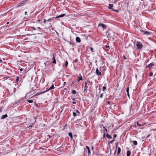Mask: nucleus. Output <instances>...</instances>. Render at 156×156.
I'll list each match as a JSON object with an SVG mask.
<instances>
[{"instance_id":"obj_11","label":"nucleus","mask_w":156,"mask_h":156,"mask_svg":"<svg viewBox=\"0 0 156 156\" xmlns=\"http://www.w3.org/2000/svg\"><path fill=\"white\" fill-rule=\"evenodd\" d=\"M101 69V72L102 73H103L106 70V67L105 66H103Z\"/></svg>"},{"instance_id":"obj_37","label":"nucleus","mask_w":156,"mask_h":156,"mask_svg":"<svg viewBox=\"0 0 156 156\" xmlns=\"http://www.w3.org/2000/svg\"><path fill=\"white\" fill-rule=\"evenodd\" d=\"M126 91L127 92V93L129 92V87H128L126 89Z\"/></svg>"},{"instance_id":"obj_23","label":"nucleus","mask_w":156,"mask_h":156,"mask_svg":"<svg viewBox=\"0 0 156 156\" xmlns=\"http://www.w3.org/2000/svg\"><path fill=\"white\" fill-rule=\"evenodd\" d=\"M106 136L109 139H111L112 138L111 136L108 135V134H106Z\"/></svg>"},{"instance_id":"obj_31","label":"nucleus","mask_w":156,"mask_h":156,"mask_svg":"<svg viewBox=\"0 0 156 156\" xmlns=\"http://www.w3.org/2000/svg\"><path fill=\"white\" fill-rule=\"evenodd\" d=\"M73 114L74 116H77V114L76 113V112H73Z\"/></svg>"},{"instance_id":"obj_63","label":"nucleus","mask_w":156,"mask_h":156,"mask_svg":"<svg viewBox=\"0 0 156 156\" xmlns=\"http://www.w3.org/2000/svg\"><path fill=\"white\" fill-rule=\"evenodd\" d=\"M38 28L39 29H41V28H40L39 27H38Z\"/></svg>"},{"instance_id":"obj_35","label":"nucleus","mask_w":156,"mask_h":156,"mask_svg":"<svg viewBox=\"0 0 156 156\" xmlns=\"http://www.w3.org/2000/svg\"><path fill=\"white\" fill-rule=\"evenodd\" d=\"M9 78V77H3V79L4 80L7 79Z\"/></svg>"},{"instance_id":"obj_58","label":"nucleus","mask_w":156,"mask_h":156,"mask_svg":"<svg viewBox=\"0 0 156 156\" xmlns=\"http://www.w3.org/2000/svg\"><path fill=\"white\" fill-rule=\"evenodd\" d=\"M27 11H26L25 12V15H27Z\"/></svg>"},{"instance_id":"obj_2","label":"nucleus","mask_w":156,"mask_h":156,"mask_svg":"<svg viewBox=\"0 0 156 156\" xmlns=\"http://www.w3.org/2000/svg\"><path fill=\"white\" fill-rule=\"evenodd\" d=\"M136 45L137 49L138 50L140 49L143 47V45L140 42L137 41Z\"/></svg>"},{"instance_id":"obj_22","label":"nucleus","mask_w":156,"mask_h":156,"mask_svg":"<svg viewBox=\"0 0 156 156\" xmlns=\"http://www.w3.org/2000/svg\"><path fill=\"white\" fill-rule=\"evenodd\" d=\"M113 7V5L112 4H110L109 5L108 8L110 9H112V8Z\"/></svg>"},{"instance_id":"obj_26","label":"nucleus","mask_w":156,"mask_h":156,"mask_svg":"<svg viewBox=\"0 0 156 156\" xmlns=\"http://www.w3.org/2000/svg\"><path fill=\"white\" fill-rule=\"evenodd\" d=\"M133 144L135 145H136L137 144V141L136 140L133 141Z\"/></svg>"},{"instance_id":"obj_14","label":"nucleus","mask_w":156,"mask_h":156,"mask_svg":"<svg viewBox=\"0 0 156 156\" xmlns=\"http://www.w3.org/2000/svg\"><path fill=\"white\" fill-rule=\"evenodd\" d=\"M121 148L120 147H118V151L117 153V155L118 156L119 154L121 152Z\"/></svg>"},{"instance_id":"obj_64","label":"nucleus","mask_w":156,"mask_h":156,"mask_svg":"<svg viewBox=\"0 0 156 156\" xmlns=\"http://www.w3.org/2000/svg\"><path fill=\"white\" fill-rule=\"evenodd\" d=\"M36 106L37 107H38V106H37V105H36Z\"/></svg>"},{"instance_id":"obj_39","label":"nucleus","mask_w":156,"mask_h":156,"mask_svg":"<svg viewBox=\"0 0 156 156\" xmlns=\"http://www.w3.org/2000/svg\"><path fill=\"white\" fill-rule=\"evenodd\" d=\"M153 74V73H152V72H151L150 73L149 76H152Z\"/></svg>"},{"instance_id":"obj_24","label":"nucleus","mask_w":156,"mask_h":156,"mask_svg":"<svg viewBox=\"0 0 156 156\" xmlns=\"http://www.w3.org/2000/svg\"><path fill=\"white\" fill-rule=\"evenodd\" d=\"M71 93L73 94H75L76 93V91L75 90H72Z\"/></svg>"},{"instance_id":"obj_59","label":"nucleus","mask_w":156,"mask_h":156,"mask_svg":"<svg viewBox=\"0 0 156 156\" xmlns=\"http://www.w3.org/2000/svg\"><path fill=\"white\" fill-rule=\"evenodd\" d=\"M40 20H37V21H38V22H40Z\"/></svg>"},{"instance_id":"obj_40","label":"nucleus","mask_w":156,"mask_h":156,"mask_svg":"<svg viewBox=\"0 0 156 156\" xmlns=\"http://www.w3.org/2000/svg\"><path fill=\"white\" fill-rule=\"evenodd\" d=\"M78 60L77 59H76L73 61V62H78Z\"/></svg>"},{"instance_id":"obj_16","label":"nucleus","mask_w":156,"mask_h":156,"mask_svg":"<svg viewBox=\"0 0 156 156\" xmlns=\"http://www.w3.org/2000/svg\"><path fill=\"white\" fill-rule=\"evenodd\" d=\"M54 88V85L53 84L51 85V86L50 87V88L48 89V90H47V91H49L50 90L53 89Z\"/></svg>"},{"instance_id":"obj_44","label":"nucleus","mask_w":156,"mask_h":156,"mask_svg":"<svg viewBox=\"0 0 156 156\" xmlns=\"http://www.w3.org/2000/svg\"><path fill=\"white\" fill-rule=\"evenodd\" d=\"M46 21H47V20L45 19L44 20V23H46Z\"/></svg>"},{"instance_id":"obj_42","label":"nucleus","mask_w":156,"mask_h":156,"mask_svg":"<svg viewBox=\"0 0 156 156\" xmlns=\"http://www.w3.org/2000/svg\"><path fill=\"white\" fill-rule=\"evenodd\" d=\"M103 128L105 129V131H106V132H107V129L105 128V127L104 126V127H103Z\"/></svg>"},{"instance_id":"obj_30","label":"nucleus","mask_w":156,"mask_h":156,"mask_svg":"<svg viewBox=\"0 0 156 156\" xmlns=\"http://www.w3.org/2000/svg\"><path fill=\"white\" fill-rule=\"evenodd\" d=\"M137 125L139 126H142V125L140 124L139 122H137L136 123Z\"/></svg>"},{"instance_id":"obj_43","label":"nucleus","mask_w":156,"mask_h":156,"mask_svg":"<svg viewBox=\"0 0 156 156\" xmlns=\"http://www.w3.org/2000/svg\"><path fill=\"white\" fill-rule=\"evenodd\" d=\"M26 98V97H25L24 98H21V100H20V101H21L22 100H23L24 99Z\"/></svg>"},{"instance_id":"obj_3","label":"nucleus","mask_w":156,"mask_h":156,"mask_svg":"<svg viewBox=\"0 0 156 156\" xmlns=\"http://www.w3.org/2000/svg\"><path fill=\"white\" fill-rule=\"evenodd\" d=\"M101 67L99 68L100 70L98 68H97L95 72V73L96 75L98 76H101L102 75L101 72Z\"/></svg>"},{"instance_id":"obj_28","label":"nucleus","mask_w":156,"mask_h":156,"mask_svg":"<svg viewBox=\"0 0 156 156\" xmlns=\"http://www.w3.org/2000/svg\"><path fill=\"white\" fill-rule=\"evenodd\" d=\"M68 62L67 61H66L65 62V66L66 67H67L68 65Z\"/></svg>"},{"instance_id":"obj_1","label":"nucleus","mask_w":156,"mask_h":156,"mask_svg":"<svg viewBox=\"0 0 156 156\" xmlns=\"http://www.w3.org/2000/svg\"><path fill=\"white\" fill-rule=\"evenodd\" d=\"M85 83V86L84 90V92L85 93H86L87 91V88H88L87 85H89L90 83V81L87 80L84 82Z\"/></svg>"},{"instance_id":"obj_4","label":"nucleus","mask_w":156,"mask_h":156,"mask_svg":"<svg viewBox=\"0 0 156 156\" xmlns=\"http://www.w3.org/2000/svg\"><path fill=\"white\" fill-rule=\"evenodd\" d=\"M66 15V14H62L60 15H59L58 16H57L55 17H53L51 18H50V19H48L47 21H48V22H49L50 20H51L52 19H53V18H60V17H64V16H65Z\"/></svg>"},{"instance_id":"obj_36","label":"nucleus","mask_w":156,"mask_h":156,"mask_svg":"<svg viewBox=\"0 0 156 156\" xmlns=\"http://www.w3.org/2000/svg\"><path fill=\"white\" fill-rule=\"evenodd\" d=\"M106 89V87L105 86H103L102 87V90L104 91Z\"/></svg>"},{"instance_id":"obj_50","label":"nucleus","mask_w":156,"mask_h":156,"mask_svg":"<svg viewBox=\"0 0 156 156\" xmlns=\"http://www.w3.org/2000/svg\"><path fill=\"white\" fill-rule=\"evenodd\" d=\"M31 28H33L34 30H36V29H35V27H31Z\"/></svg>"},{"instance_id":"obj_38","label":"nucleus","mask_w":156,"mask_h":156,"mask_svg":"<svg viewBox=\"0 0 156 156\" xmlns=\"http://www.w3.org/2000/svg\"><path fill=\"white\" fill-rule=\"evenodd\" d=\"M90 51L92 52H93V48L92 47H90Z\"/></svg>"},{"instance_id":"obj_7","label":"nucleus","mask_w":156,"mask_h":156,"mask_svg":"<svg viewBox=\"0 0 156 156\" xmlns=\"http://www.w3.org/2000/svg\"><path fill=\"white\" fill-rule=\"evenodd\" d=\"M86 147L87 149V150H88V156H90V148L87 146H86Z\"/></svg>"},{"instance_id":"obj_55","label":"nucleus","mask_w":156,"mask_h":156,"mask_svg":"<svg viewBox=\"0 0 156 156\" xmlns=\"http://www.w3.org/2000/svg\"><path fill=\"white\" fill-rule=\"evenodd\" d=\"M47 62H48L47 61V62H45V63H44V64L45 65V66L46 65V63H47Z\"/></svg>"},{"instance_id":"obj_29","label":"nucleus","mask_w":156,"mask_h":156,"mask_svg":"<svg viewBox=\"0 0 156 156\" xmlns=\"http://www.w3.org/2000/svg\"><path fill=\"white\" fill-rule=\"evenodd\" d=\"M27 101L29 103H32L33 102V100H28Z\"/></svg>"},{"instance_id":"obj_45","label":"nucleus","mask_w":156,"mask_h":156,"mask_svg":"<svg viewBox=\"0 0 156 156\" xmlns=\"http://www.w3.org/2000/svg\"><path fill=\"white\" fill-rule=\"evenodd\" d=\"M117 136V135L116 134H115L114 136H113V137L114 138H115V137H116Z\"/></svg>"},{"instance_id":"obj_27","label":"nucleus","mask_w":156,"mask_h":156,"mask_svg":"<svg viewBox=\"0 0 156 156\" xmlns=\"http://www.w3.org/2000/svg\"><path fill=\"white\" fill-rule=\"evenodd\" d=\"M74 81H72V83L70 84V86L71 87H73L74 86Z\"/></svg>"},{"instance_id":"obj_47","label":"nucleus","mask_w":156,"mask_h":156,"mask_svg":"<svg viewBox=\"0 0 156 156\" xmlns=\"http://www.w3.org/2000/svg\"><path fill=\"white\" fill-rule=\"evenodd\" d=\"M123 58H124V59H126V58L125 56L124 55L123 56Z\"/></svg>"},{"instance_id":"obj_51","label":"nucleus","mask_w":156,"mask_h":156,"mask_svg":"<svg viewBox=\"0 0 156 156\" xmlns=\"http://www.w3.org/2000/svg\"><path fill=\"white\" fill-rule=\"evenodd\" d=\"M66 82H64L63 83V86H64L66 85Z\"/></svg>"},{"instance_id":"obj_46","label":"nucleus","mask_w":156,"mask_h":156,"mask_svg":"<svg viewBox=\"0 0 156 156\" xmlns=\"http://www.w3.org/2000/svg\"><path fill=\"white\" fill-rule=\"evenodd\" d=\"M23 69L21 68L20 69V73L22 72V71L23 70Z\"/></svg>"},{"instance_id":"obj_19","label":"nucleus","mask_w":156,"mask_h":156,"mask_svg":"<svg viewBox=\"0 0 156 156\" xmlns=\"http://www.w3.org/2000/svg\"><path fill=\"white\" fill-rule=\"evenodd\" d=\"M46 91H43L41 92H37L36 94V95H39V94H42L45 93Z\"/></svg>"},{"instance_id":"obj_48","label":"nucleus","mask_w":156,"mask_h":156,"mask_svg":"<svg viewBox=\"0 0 156 156\" xmlns=\"http://www.w3.org/2000/svg\"><path fill=\"white\" fill-rule=\"evenodd\" d=\"M113 11L115 12H118V11L117 10H113Z\"/></svg>"},{"instance_id":"obj_13","label":"nucleus","mask_w":156,"mask_h":156,"mask_svg":"<svg viewBox=\"0 0 156 156\" xmlns=\"http://www.w3.org/2000/svg\"><path fill=\"white\" fill-rule=\"evenodd\" d=\"M154 65V63H151L148 65L147 66V68H150L151 67H152Z\"/></svg>"},{"instance_id":"obj_52","label":"nucleus","mask_w":156,"mask_h":156,"mask_svg":"<svg viewBox=\"0 0 156 156\" xmlns=\"http://www.w3.org/2000/svg\"><path fill=\"white\" fill-rule=\"evenodd\" d=\"M72 103L73 104H76V102L75 101H73V102Z\"/></svg>"},{"instance_id":"obj_18","label":"nucleus","mask_w":156,"mask_h":156,"mask_svg":"<svg viewBox=\"0 0 156 156\" xmlns=\"http://www.w3.org/2000/svg\"><path fill=\"white\" fill-rule=\"evenodd\" d=\"M19 79H20V78L18 76H17L16 77V83L17 84H18V81H19Z\"/></svg>"},{"instance_id":"obj_25","label":"nucleus","mask_w":156,"mask_h":156,"mask_svg":"<svg viewBox=\"0 0 156 156\" xmlns=\"http://www.w3.org/2000/svg\"><path fill=\"white\" fill-rule=\"evenodd\" d=\"M69 136L71 137V138H73L72 134L71 132H70L68 134Z\"/></svg>"},{"instance_id":"obj_61","label":"nucleus","mask_w":156,"mask_h":156,"mask_svg":"<svg viewBox=\"0 0 156 156\" xmlns=\"http://www.w3.org/2000/svg\"><path fill=\"white\" fill-rule=\"evenodd\" d=\"M117 145L116 146V149H117ZM116 150H115V151H116Z\"/></svg>"},{"instance_id":"obj_57","label":"nucleus","mask_w":156,"mask_h":156,"mask_svg":"<svg viewBox=\"0 0 156 156\" xmlns=\"http://www.w3.org/2000/svg\"><path fill=\"white\" fill-rule=\"evenodd\" d=\"M2 62V60L0 59V63Z\"/></svg>"},{"instance_id":"obj_56","label":"nucleus","mask_w":156,"mask_h":156,"mask_svg":"<svg viewBox=\"0 0 156 156\" xmlns=\"http://www.w3.org/2000/svg\"><path fill=\"white\" fill-rule=\"evenodd\" d=\"M72 99L74 101V100H75V98H72Z\"/></svg>"},{"instance_id":"obj_20","label":"nucleus","mask_w":156,"mask_h":156,"mask_svg":"<svg viewBox=\"0 0 156 156\" xmlns=\"http://www.w3.org/2000/svg\"><path fill=\"white\" fill-rule=\"evenodd\" d=\"M75 112H76V113L77 114V116H79L80 114V112L78 110H75Z\"/></svg>"},{"instance_id":"obj_15","label":"nucleus","mask_w":156,"mask_h":156,"mask_svg":"<svg viewBox=\"0 0 156 156\" xmlns=\"http://www.w3.org/2000/svg\"><path fill=\"white\" fill-rule=\"evenodd\" d=\"M8 115L7 114H5V115H3L1 117L2 119H5L6 117H7Z\"/></svg>"},{"instance_id":"obj_34","label":"nucleus","mask_w":156,"mask_h":156,"mask_svg":"<svg viewBox=\"0 0 156 156\" xmlns=\"http://www.w3.org/2000/svg\"><path fill=\"white\" fill-rule=\"evenodd\" d=\"M106 34H107V35L108 36H109V37H110V33H109V32H108V31H107V32H106Z\"/></svg>"},{"instance_id":"obj_33","label":"nucleus","mask_w":156,"mask_h":156,"mask_svg":"<svg viewBox=\"0 0 156 156\" xmlns=\"http://www.w3.org/2000/svg\"><path fill=\"white\" fill-rule=\"evenodd\" d=\"M114 141H115V139L114 138L112 140L108 142V144H109L110 143L112 144Z\"/></svg>"},{"instance_id":"obj_53","label":"nucleus","mask_w":156,"mask_h":156,"mask_svg":"<svg viewBox=\"0 0 156 156\" xmlns=\"http://www.w3.org/2000/svg\"><path fill=\"white\" fill-rule=\"evenodd\" d=\"M127 93V95L128 96V97H129V92H128Z\"/></svg>"},{"instance_id":"obj_21","label":"nucleus","mask_w":156,"mask_h":156,"mask_svg":"<svg viewBox=\"0 0 156 156\" xmlns=\"http://www.w3.org/2000/svg\"><path fill=\"white\" fill-rule=\"evenodd\" d=\"M105 47L106 48L105 50L106 51H108L109 50L110 48L108 46L106 45L105 46Z\"/></svg>"},{"instance_id":"obj_8","label":"nucleus","mask_w":156,"mask_h":156,"mask_svg":"<svg viewBox=\"0 0 156 156\" xmlns=\"http://www.w3.org/2000/svg\"><path fill=\"white\" fill-rule=\"evenodd\" d=\"M98 26H101L103 28H106V25L105 24H102V23L99 24L98 25Z\"/></svg>"},{"instance_id":"obj_6","label":"nucleus","mask_w":156,"mask_h":156,"mask_svg":"<svg viewBox=\"0 0 156 156\" xmlns=\"http://www.w3.org/2000/svg\"><path fill=\"white\" fill-rule=\"evenodd\" d=\"M26 2V1H23L22 2H20L18 5L17 7H19L21 6H23L24 5Z\"/></svg>"},{"instance_id":"obj_54","label":"nucleus","mask_w":156,"mask_h":156,"mask_svg":"<svg viewBox=\"0 0 156 156\" xmlns=\"http://www.w3.org/2000/svg\"><path fill=\"white\" fill-rule=\"evenodd\" d=\"M2 111V108H0V112H1Z\"/></svg>"},{"instance_id":"obj_17","label":"nucleus","mask_w":156,"mask_h":156,"mask_svg":"<svg viewBox=\"0 0 156 156\" xmlns=\"http://www.w3.org/2000/svg\"><path fill=\"white\" fill-rule=\"evenodd\" d=\"M131 154V152L130 151H127L126 153L127 156H130Z\"/></svg>"},{"instance_id":"obj_5","label":"nucleus","mask_w":156,"mask_h":156,"mask_svg":"<svg viewBox=\"0 0 156 156\" xmlns=\"http://www.w3.org/2000/svg\"><path fill=\"white\" fill-rule=\"evenodd\" d=\"M140 31L142 33V34L144 35H149L150 34V33L148 31H145L142 30H141Z\"/></svg>"},{"instance_id":"obj_9","label":"nucleus","mask_w":156,"mask_h":156,"mask_svg":"<svg viewBox=\"0 0 156 156\" xmlns=\"http://www.w3.org/2000/svg\"><path fill=\"white\" fill-rule=\"evenodd\" d=\"M52 60H53V61L52 62V63H54V64L56 63V60H55V56H54V55H53V58H52Z\"/></svg>"},{"instance_id":"obj_49","label":"nucleus","mask_w":156,"mask_h":156,"mask_svg":"<svg viewBox=\"0 0 156 156\" xmlns=\"http://www.w3.org/2000/svg\"><path fill=\"white\" fill-rule=\"evenodd\" d=\"M105 132H104V133L103 135V137H105Z\"/></svg>"},{"instance_id":"obj_32","label":"nucleus","mask_w":156,"mask_h":156,"mask_svg":"<svg viewBox=\"0 0 156 156\" xmlns=\"http://www.w3.org/2000/svg\"><path fill=\"white\" fill-rule=\"evenodd\" d=\"M82 80V78L81 76H80V77H79V79L78 80V82H79L80 80Z\"/></svg>"},{"instance_id":"obj_12","label":"nucleus","mask_w":156,"mask_h":156,"mask_svg":"<svg viewBox=\"0 0 156 156\" xmlns=\"http://www.w3.org/2000/svg\"><path fill=\"white\" fill-rule=\"evenodd\" d=\"M76 41L77 43H80L81 42L80 38L79 37H77L76 39Z\"/></svg>"},{"instance_id":"obj_62","label":"nucleus","mask_w":156,"mask_h":156,"mask_svg":"<svg viewBox=\"0 0 156 156\" xmlns=\"http://www.w3.org/2000/svg\"><path fill=\"white\" fill-rule=\"evenodd\" d=\"M9 22H7V23L6 24H9Z\"/></svg>"},{"instance_id":"obj_41","label":"nucleus","mask_w":156,"mask_h":156,"mask_svg":"<svg viewBox=\"0 0 156 156\" xmlns=\"http://www.w3.org/2000/svg\"><path fill=\"white\" fill-rule=\"evenodd\" d=\"M103 94L102 93L100 95V98H102L103 97Z\"/></svg>"},{"instance_id":"obj_10","label":"nucleus","mask_w":156,"mask_h":156,"mask_svg":"<svg viewBox=\"0 0 156 156\" xmlns=\"http://www.w3.org/2000/svg\"><path fill=\"white\" fill-rule=\"evenodd\" d=\"M31 122H32V125H34V123L36 122V117H35L34 118V119H33V120H31Z\"/></svg>"},{"instance_id":"obj_60","label":"nucleus","mask_w":156,"mask_h":156,"mask_svg":"<svg viewBox=\"0 0 156 156\" xmlns=\"http://www.w3.org/2000/svg\"><path fill=\"white\" fill-rule=\"evenodd\" d=\"M93 148H94L93 147H92L91 149H92V150L93 151Z\"/></svg>"}]
</instances>
